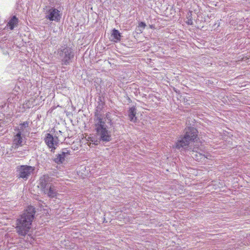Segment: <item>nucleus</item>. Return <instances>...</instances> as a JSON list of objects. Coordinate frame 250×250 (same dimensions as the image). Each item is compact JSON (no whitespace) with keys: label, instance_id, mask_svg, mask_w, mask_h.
<instances>
[{"label":"nucleus","instance_id":"f257e3e1","mask_svg":"<svg viewBox=\"0 0 250 250\" xmlns=\"http://www.w3.org/2000/svg\"><path fill=\"white\" fill-rule=\"evenodd\" d=\"M19 22V18L16 15H12L7 19L4 28L0 26V49L4 55H9L11 53L14 43L7 39V34L4 33L3 30H13L18 27Z\"/></svg>","mask_w":250,"mask_h":250},{"label":"nucleus","instance_id":"f03ea898","mask_svg":"<svg viewBox=\"0 0 250 250\" xmlns=\"http://www.w3.org/2000/svg\"><path fill=\"white\" fill-rule=\"evenodd\" d=\"M35 214V208L29 206L18 217L16 220V229L19 235L25 236L29 232Z\"/></svg>","mask_w":250,"mask_h":250},{"label":"nucleus","instance_id":"7ed1b4c3","mask_svg":"<svg viewBox=\"0 0 250 250\" xmlns=\"http://www.w3.org/2000/svg\"><path fill=\"white\" fill-rule=\"evenodd\" d=\"M94 129L98 138L94 142L95 145H97L100 142H108L111 140V132L105 124V119L101 115L94 119Z\"/></svg>","mask_w":250,"mask_h":250},{"label":"nucleus","instance_id":"20e7f679","mask_svg":"<svg viewBox=\"0 0 250 250\" xmlns=\"http://www.w3.org/2000/svg\"><path fill=\"white\" fill-rule=\"evenodd\" d=\"M197 130L194 127L190 126L185 128V134L177 140L173 148L179 150L186 149L190 143L194 141L197 136Z\"/></svg>","mask_w":250,"mask_h":250},{"label":"nucleus","instance_id":"39448f33","mask_svg":"<svg viewBox=\"0 0 250 250\" xmlns=\"http://www.w3.org/2000/svg\"><path fill=\"white\" fill-rule=\"evenodd\" d=\"M55 53L62 65H70L75 57L74 50L67 44L60 45Z\"/></svg>","mask_w":250,"mask_h":250},{"label":"nucleus","instance_id":"423d86ee","mask_svg":"<svg viewBox=\"0 0 250 250\" xmlns=\"http://www.w3.org/2000/svg\"><path fill=\"white\" fill-rule=\"evenodd\" d=\"M190 154L194 160L201 163H206V160L210 159L211 157L209 154L206 152L205 148H203L202 146H194L190 151Z\"/></svg>","mask_w":250,"mask_h":250},{"label":"nucleus","instance_id":"0eeeda50","mask_svg":"<svg viewBox=\"0 0 250 250\" xmlns=\"http://www.w3.org/2000/svg\"><path fill=\"white\" fill-rule=\"evenodd\" d=\"M45 13V18L50 21H58L61 18L60 11L53 7L46 6V9H44Z\"/></svg>","mask_w":250,"mask_h":250},{"label":"nucleus","instance_id":"6e6552de","mask_svg":"<svg viewBox=\"0 0 250 250\" xmlns=\"http://www.w3.org/2000/svg\"><path fill=\"white\" fill-rule=\"evenodd\" d=\"M34 170V167L27 165H21L17 167L18 176L25 180L28 179Z\"/></svg>","mask_w":250,"mask_h":250},{"label":"nucleus","instance_id":"1a4fd4ad","mask_svg":"<svg viewBox=\"0 0 250 250\" xmlns=\"http://www.w3.org/2000/svg\"><path fill=\"white\" fill-rule=\"evenodd\" d=\"M20 89V87H15L11 93L8 96L7 99V106L12 109L14 108L16 104H18L20 99V92L18 91Z\"/></svg>","mask_w":250,"mask_h":250},{"label":"nucleus","instance_id":"9d476101","mask_svg":"<svg viewBox=\"0 0 250 250\" xmlns=\"http://www.w3.org/2000/svg\"><path fill=\"white\" fill-rule=\"evenodd\" d=\"M55 183V178L48 174L42 175L39 179V186L42 191Z\"/></svg>","mask_w":250,"mask_h":250},{"label":"nucleus","instance_id":"9b49d317","mask_svg":"<svg viewBox=\"0 0 250 250\" xmlns=\"http://www.w3.org/2000/svg\"><path fill=\"white\" fill-rule=\"evenodd\" d=\"M23 136H21V131H18L14 135L12 140L11 150L17 149L19 147L23 146Z\"/></svg>","mask_w":250,"mask_h":250},{"label":"nucleus","instance_id":"f8f14e48","mask_svg":"<svg viewBox=\"0 0 250 250\" xmlns=\"http://www.w3.org/2000/svg\"><path fill=\"white\" fill-rule=\"evenodd\" d=\"M44 141L50 148L55 149L58 145V139L57 137H54L51 134L47 133L44 138Z\"/></svg>","mask_w":250,"mask_h":250},{"label":"nucleus","instance_id":"ddd939ff","mask_svg":"<svg viewBox=\"0 0 250 250\" xmlns=\"http://www.w3.org/2000/svg\"><path fill=\"white\" fill-rule=\"evenodd\" d=\"M42 191L47 195V196L50 198H57L58 195V190L55 186V184H52L51 186H49L45 189H43Z\"/></svg>","mask_w":250,"mask_h":250},{"label":"nucleus","instance_id":"4468645a","mask_svg":"<svg viewBox=\"0 0 250 250\" xmlns=\"http://www.w3.org/2000/svg\"><path fill=\"white\" fill-rule=\"evenodd\" d=\"M137 110L135 106H133L130 107L128 110V116L129 121L135 123L137 122V117L136 116Z\"/></svg>","mask_w":250,"mask_h":250},{"label":"nucleus","instance_id":"2eb2a0df","mask_svg":"<svg viewBox=\"0 0 250 250\" xmlns=\"http://www.w3.org/2000/svg\"><path fill=\"white\" fill-rule=\"evenodd\" d=\"M69 154V151L67 148L62 149L61 153L57 155L55 159V162L57 163H62L65 160L66 155Z\"/></svg>","mask_w":250,"mask_h":250},{"label":"nucleus","instance_id":"dca6fc26","mask_svg":"<svg viewBox=\"0 0 250 250\" xmlns=\"http://www.w3.org/2000/svg\"><path fill=\"white\" fill-rule=\"evenodd\" d=\"M111 36L113 37V41L114 42H118L120 41L121 35L119 31L115 29H113L112 31Z\"/></svg>","mask_w":250,"mask_h":250},{"label":"nucleus","instance_id":"f3484780","mask_svg":"<svg viewBox=\"0 0 250 250\" xmlns=\"http://www.w3.org/2000/svg\"><path fill=\"white\" fill-rule=\"evenodd\" d=\"M29 122L27 121L24 122L20 124V127L18 128L17 131H21V133L23 131L24 129L27 127L28 126Z\"/></svg>","mask_w":250,"mask_h":250},{"label":"nucleus","instance_id":"a211bd4d","mask_svg":"<svg viewBox=\"0 0 250 250\" xmlns=\"http://www.w3.org/2000/svg\"><path fill=\"white\" fill-rule=\"evenodd\" d=\"M146 24L144 22L141 21L139 23L138 28L139 31L142 32L143 30L145 28Z\"/></svg>","mask_w":250,"mask_h":250},{"label":"nucleus","instance_id":"6ab92c4d","mask_svg":"<svg viewBox=\"0 0 250 250\" xmlns=\"http://www.w3.org/2000/svg\"><path fill=\"white\" fill-rule=\"evenodd\" d=\"M111 114L110 112H107L105 114V119H106L110 125H111L112 119L110 116Z\"/></svg>","mask_w":250,"mask_h":250},{"label":"nucleus","instance_id":"aec40b11","mask_svg":"<svg viewBox=\"0 0 250 250\" xmlns=\"http://www.w3.org/2000/svg\"><path fill=\"white\" fill-rule=\"evenodd\" d=\"M187 24L188 25H192V23H193V22H192V19L190 18L189 19H188L187 22Z\"/></svg>","mask_w":250,"mask_h":250},{"label":"nucleus","instance_id":"412c9836","mask_svg":"<svg viewBox=\"0 0 250 250\" xmlns=\"http://www.w3.org/2000/svg\"><path fill=\"white\" fill-rule=\"evenodd\" d=\"M25 107L29 108L31 107V106L28 105V104L27 105V103H26V104H25Z\"/></svg>","mask_w":250,"mask_h":250},{"label":"nucleus","instance_id":"4be33fe9","mask_svg":"<svg viewBox=\"0 0 250 250\" xmlns=\"http://www.w3.org/2000/svg\"><path fill=\"white\" fill-rule=\"evenodd\" d=\"M3 106H2L1 107H0V111H2V108H3Z\"/></svg>","mask_w":250,"mask_h":250}]
</instances>
